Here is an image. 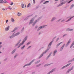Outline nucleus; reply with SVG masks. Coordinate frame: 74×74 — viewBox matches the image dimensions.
Here are the masks:
<instances>
[{
	"instance_id": "obj_41",
	"label": "nucleus",
	"mask_w": 74,
	"mask_h": 74,
	"mask_svg": "<svg viewBox=\"0 0 74 74\" xmlns=\"http://www.w3.org/2000/svg\"><path fill=\"white\" fill-rule=\"evenodd\" d=\"M67 36V34H65L63 36V37H64V36Z\"/></svg>"
},
{
	"instance_id": "obj_13",
	"label": "nucleus",
	"mask_w": 74,
	"mask_h": 74,
	"mask_svg": "<svg viewBox=\"0 0 74 74\" xmlns=\"http://www.w3.org/2000/svg\"><path fill=\"white\" fill-rule=\"evenodd\" d=\"M57 50H55L54 51L53 53V56H55V54H56V53L57 52Z\"/></svg>"
},
{
	"instance_id": "obj_43",
	"label": "nucleus",
	"mask_w": 74,
	"mask_h": 74,
	"mask_svg": "<svg viewBox=\"0 0 74 74\" xmlns=\"http://www.w3.org/2000/svg\"><path fill=\"white\" fill-rule=\"evenodd\" d=\"M14 4V3L13 2H12L10 3V5H13V4Z\"/></svg>"
},
{
	"instance_id": "obj_20",
	"label": "nucleus",
	"mask_w": 74,
	"mask_h": 74,
	"mask_svg": "<svg viewBox=\"0 0 74 74\" xmlns=\"http://www.w3.org/2000/svg\"><path fill=\"white\" fill-rule=\"evenodd\" d=\"M74 45V41L72 43L71 45V46L70 47V48H71L73 47V46Z\"/></svg>"
},
{
	"instance_id": "obj_38",
	"label": "nucleus",
	"mask_w": 74,
	"mask_h": 74,
	"mask_svg": "<svg viewBox=\"0 0 74 74\" xmlns=\"http://www.w3.org/2000/svg\"><path fill=\"white\" fill-rule=\"evenodd\" d=\"M73 68H74V66H73L70 69H71V70H73Z\"/></svg>"
},
{
	"instance_id": "obj_59",
	"label": "nucleus",
	"mask_w": 74,
	"mask_h": 74,
	"mask_svg": "<svg viewBox=\"0 0 74 74\" xmlns=\"http://www.w3.org/2000/svg\"><path fill=\"white\" fill-rule=\"evenodd\" d=\"M55 0V1H58V0Z\"/></svg>"
},
{
	"instance_id": "obj_36",
	"label": "nucleus",
	"mask_w": 74,
	"mask_h": 74,
	"mask_svg": "<svg viewBox=\"0 0 74 74\" xmlns=\"http://www.w3.org/2000/svg\"><path fill=\"white\" fill-rule=\"evenodd\" d=\"M73 0H71V1H69L68 2V3H70L71 2V1H73Z\"/></svg>"
},
{
	"instance_id": "obj_15",
	"label": "nucleus",
	"mask_w": 74,
	"mask_h": 74,
	"mask_svg": "<svg viewBox=\"0 0 74 74\" xmlns=\"http://www.w3.org/2000/svg\"><path fill=\"white\" fill-rule=\"evenodd\" d=\"M74 16H73L72 17H71L69 19H68L67 21H66V22H68L69 21H70V20H71V19H72V18H74Z\"/></svg>"
},
{
	"instance_id": "obj_58",
	"label": "nucleus",
	"mask_w": 74,
	"mask_h": 74,
	"mask_svg": "<svg viewBox=\"0 0 74 74\" xmlns=\"http://www.w3.org/2000/svg\"><path fill=\"white\" fill-rule=\"evenodd\" d=\"M47 3H49V1H47Z\"/></svg>"
},
{
	"instance_id": "obj_5",
	"label": "nucleus",
	"mask_w": 74,
	"mask_h": 74,
	"mask_svg": "<svg viewBox=\"0 0 74 74\" xmlns=\"http://www.w3.org/2000/svg\"><path fill=\"white\" fill-rule=\"evenodd\" d=\"M66 3V1H64L62 2L61 3L58 5L57 7H60V6H62V5L63 4H65V3Z\"/></svg>"
},
{
	"instance_id": "obj_55",
	"label": "nucleus",
	"mask_w": 74,
	"mask_h": 74,
	"mask_svg": "<svg viewBox=\"0 0 74 74\" xmlns=\"http://www.w3.org/2000/svg\"><path fill=\"white\" fill-rule=\"evenodd\" d=\"M30 47H31V46H29V47H28L27 48V49H29V48H30Z\"/></svg>"
},
{
	"instance_id": "obj_18",
	"label": "nucleus",
	"mask_w": 74,
	"mask_h": 74,
	"mask_svg": "<svg viewBox=\"0 0 74 74\" xmlns=\"http://www.w3.org/2000/svg\"><path fill=\"white\" fill-rule=\"evenodd\" d=\"M51 54H52V52L50 53L49 56L47 57V58L48 59L49 57H50V56L51 55Z\"/></svg>"
},
{
	"instance_id": "obj_46",
	"label": "nucleus",
	"mask_w": 74,
	"mask_h": 74,
	"mask_svg": "<svg viewBox=\"0 0 74 74\" xmlns=\"http://www.w3.org/2000/svg\"><path fill=\"white\" fill-rule=\"evenodd\" d=\"M45 0H42L40 3H42V2H43V1H44Z\"/></svg>"
},
{
	"instance_id": "obj_56",
	"label": "nucleus",
	"mask_w": 74,
	"mask_h": 74,
	"mask_svg": "<svg viewBox=\"0 0 74 74\" xmlns=\"http://www.w3.org/2000/svg\"><path fill=\"white\" fill-rule=\"evenodd\" d=\"M16 55H15L14 57V58H16Z\"/></svg>"
},
{
	"instance_id": "obj_27",
	"label": "nucleus",
	"mask_w": 74,
	"mask_h": 74,
	"mask_svg": "<svg viewBox=\"0 0 74 74\" xmlns=\"http://www.w3.org/2000/svg\"><path fill=\"white\" fill-rule=\"evenodd\" d=\"M11 20L12 22H14L15 21L14 20V18H11Z\"/></svg>"
},
{
	"instance_id": "obj_32",
	"label": "nucleus",
	"mask_w": 74,
	"mask_h": 74,
	"mask_svg": "<svg viewBox=\"0 0 74 74\" xmlns=\"http://www.w3.org/2000/svg\"><path fill=\"white\" fill-rule=\"evenodd\" d=\"M15 50H13L12 52V53L13 54L14 53V52H15Z\"/></svg>"
},
{
	"instance_id": "obj_64",
	"label": "nucleus",
	"mask_w": 74,
	"mask_h": 74,
	"mask_svg": "<svg viewBox=\"0 0 74 74\" xmlns=\"http://www.w3.org/2000/svg\"><path fill=\"white\" fill-rule=\"evenodd\" d=\"M73 60H74V58H73Z\"/></svg>"
},
{
	"instance_id": "obj_28",
	"label": "nucleus",
	"mask_w": 74,
	"mask_h": 74,
	"mask_svg": "<svg viewBox=\"0 0 74 74\" xmlns=\"http://www.w3.org/2000/svg\"><path fill=\"white\" fill-rule=\"evenodd\" d=\"M37 22V20H36L35 22V23H33V26H34L35 24H36V23Z\"/></svg>"
},
{
	"instance_id": "obj_25",
	"label": "nucleus",
	"mask_w": 74,
	"mask_h": 74,
	"mask_svg": "<svg viewBox=\"0 0 74 74\" xmlns=\"http://www.w3.org/2000/svg\"><path fill=\"white\" fill-rule=\"evenodd\" d=\"M70 71H71V69H69L66 72V73H69V72Z\"/></svg>"
},
{
	"instance_id": "obj_21",
	"label": "nucleus",
	"mask_w": 74,
	"mask_h": 74,
	"mask_svg": "<svg viewBox=\"0 0 74 74\" xmlns=\"http://www.w3.org/2000/svg\"><path fill=\"white\" fill-rule=\"evenodd\" d=\"M21 5H22L21 7L22 8H25V5L23 4H22Z\"/></svg>"
},
{
	"instance_id": "obj_57",
	"label": "nucleus",
	"mask_w": 74,
	"mask_h": 74,
	"mask_svg": "<svg viewBox=\"0 0 74 74\" xmlns=\"http://www.w3.org/2000/svg\"><path fill=\"white\" fill-rule=\"evenodd\" d=\"M2 44V43L1 42H0V45H1Z\"/></svg>"
},
{
	"instance_id": "obj_22",
	"label": "nucleus",
	"mask_w": 74,
	"mask_h": 74,
	"mask_svg": "<svg viewBox=\"0 0 74 74\" xmlns=\"http://www.w3.org/2000/svg\"><path fill=\"white\" fill-rule=\"evenodd\" d=\"M74 61V59H73L71 60H69V61L68 62V63H70V62H73Z\"/></svg>"
},
{
	"instance_id": "obj_40",
	"label": "nucleus",
	"mask_w": 74,
	"mask_h": 74,
	"mask_svg": "<svg viewBox=\"0 0 74 74\" xmlns=\"http://www.w3.org/2000/svg\"><path fill=\"white\" fill-rule=\"evenodd\" d=\"M47 3V1H45L43 3L44 4H46Z\"/></svg>"
},
{
	"instance_id": "obj_60",
	"label": "nucleus",
	"mask_w": 74,
	"mask_h": 74,
	"mask_svg": "<svg viewBox=\"0 0 74 74\" xmlns=\"http://www.w3.org/2000/svg\"><path fill=\"white\" fill-rule=\"evenodd\" d=\"M38 65L37 66V67H38V66H39V65Z\"/></svg>"
},
{
	"instance_id": "obj_62",
	"label": "nucleus",
	"mask_w": 74,
	"mask_h": 74,
	"mask_svg": "<svg viewBox=\"0 0 74 74\" xmlns=\"http://www.w3.org/2000/svg\"><path fill=\"white\" fill-rule=\"evenodd\" d=\"M1 46H0V48H1Z\"/></svg>"
},
{
	"instance_id": "obj_19",
	"label": "nucleus",
	"mask_w": 74,
	"mask_h": 74,
	"mask_svg": "<svg viewBox=\"0 0 74 74\" xmlns=\"http://www.w3.org/2000/svg\"><path fill=\"white\" fill-rule=\"evenodd\" d=\"M62 43H63V42H61L60 43H58V44L56 46L57 47H58V46H59V45H60V44H62Z\"/></svg>"
},
{
	"instance_id": "obj_35",
	"label": "nucleus",
	"mask_w": 74,
	"mask_h": 74,
	"mask_svg": "<svg viewBox=\"0 0 74 74\" xmlns=\"http://www.w3.org/2000/svg\"><path fill=\"white\" fill-rule=\"evenodd\" d=\"M8 8L9 9H10V10H12V8H11L10 6L8 7Z\"/></svg>"
},
{
	"instance_id": "obj_33",
	"label": "nucleus",
	"mask_w": 74,
	"mask_h": 74,
	"mask_svg": "<svg viewBox=\"0 0 74 74\" xmlns=\"http://www.w3.org/2000/svg\"><path fill=\"white\" fill-rule=\"evenodd\" d=\"M66 0H61L60 1V3H62V1H66Z\"/></svg>"
},
{
	"instance_id": "obj_30",
	"label": "nucleus",
	"mask_w": 74,
	"mask_h": 74,
	"mask_svg": "<svg viewBox=\"0 0 74 74\" xmlns=\"http://www.w3.org/2000/svg\"><path fill=\"white\" fill-rule=\"evenodd\" d=\"M25 47V45H24L23 47H22L21 49H23V48Z\"/></svg>"
},
{
	"instance_id": "obj_3",
	"label": "nucleus",
	"mask_w": 74,
	"mask_h": 74,
	"mask_svg": "<svg viewBox=\"0 0 74 74\" xmlns=\"http://www.w3.org/2000/svg\"><path fill=\"white\" fill-rule=\"evenodd\" d=\"M19 34H20V33L19 32H18V33L16 34H15L14 35H13V36H10V38H13V37H15V36H18V35H19Z\"/></svg>"
},
{
	"instance_id": "obj_48",
	"label": "nucleus",
	"mask_w": 74,
	"mask_h": 74,
	"mask_svg": "<svg viewBox=\"0 0 74 74\" xmlns=\"http://www.w3.org/2000/svg\"><path fill=\"white\" fill-rule=\"evenodd\" d=\"M24 30V28H23L22 30H21V31H23Z\"/></svg>"
},
{
	"instance_id": "obj_31",
	"label": "nucleus",
	"mask_w": 74,
	"mask_h": 74,
	"mask_svg": "<svg viewBox=\"0 0 74 74\" xmlns=\"http://www.w3.org/2000/svg\"><path fill=\"white\" fill-rule=\"evenodd\" d=\"M3 0H1V1H0V3H3Z\"/></svg>"
},
{
	"instance_id": "obj_47",
	"label": "nucleus",
	"mask_w": 74,
	"mask_h": 74,
	"mask_svg": "<svg viewBox=\"0 0 74 74\" xmlns=\"http://www.w3.org/2000/svg\"><path fill=\"white\" fill-rule=\"evenodd\" d=\"M34 1V4H35V3H36V2H35V0H33Z\"/></svg>"
},
{
	"instance_id": "obj_52",
	"label": "nucleus",
	"mask_w": 74,
	"mask_h": 74,
	"mask_svg": "<svg viewBox=\"0 0 74 74\" xmlns=\"http://www.w3.org/2000/svg\"><path fill=\"white\" fill-rule=\"evenodd\" d=\"M68 1H69V0H66V1H65L66 2H68Z\"/></svg>"
},
{
	"instance_id": "obj_54",
	"label": "nucleus",
	"mask_w": 74,
	"mask_h": 74,
	"mask_svg": "<svg viewBox=\"0 0 74 74\" xmlns=\"http://www.w3.org/2000/svg\"><path fill=\"white\" fill-rule=\"evenodd\" d=\"M55 38H56V36L54 37L53 38V39L54 40V39H55Z\"/></svg>"
},
{
	"instance_id": "obj_63",
	"label": "nucleus",
	"mask_w": 74,
	"mask_h": 74,
	"mask_svg": "<svg viewBox=\"0 0 74 74\" xmlns=\"http://www.w3.org/2000/svg\"><path fill=\"white\" fill-rule=\"evenodd\" d=\"M40 34V33H39V35Z\"/></svg>"
},
{
	"instance_id": "obj_8",
	"label": "nucleus",
	"mask_w": 74,
	"mask_h": 74,
	"mask_svg": "<svg viewBox=\"0 0 74 74\" xmlns=\"http://www.w3.org/2000/svg\"><path fill=\"white\" fill-rule=\"evenodd\" d=\"M56 69V68H54V69H53L52 70L50 71L47 74H50V73H52L53 71H54Z\"/></svg>"
},
{
	"instance_id": "obj_24",
	"label": "nucleus",
	"mask_w": 74,
	"mask_h": 74,
	"mask_svg": "<svg viewBox=\"0 0 74 74\" xmlns=\"http://www.w3.org/2000/svg\"><path fill=\"white\" fill-rule=\"evenodd\" d=\"M21 41V40H20L18 42V43L16 44V45H19V43H20Z\"/></svg>"
},
{
	"instance_id": "obj_6",
	"label": "nucleus",
	"mask_w": 74,
	"mask_h": 74,
	"mask_svg": "<svg viewBox=\"0 0 74 74\" xmlns=\"http://www.w3.org/2000/svg\"><path fill=\"white\" fill-rule=\"evenodd\" d=\"M34 61V60H32L31 62H30L29 64H26L24 66H23V67H25V66H29V65H30V64H32V63Z\"/></svg>"
},
{
	"instance_id": "obj_53",
	"label": "nucleus",
	"mask_w": 74,
	"mask_h": 74,
	"mask_svg": "<svg viewBox=\"0 0 74 74\" xmlns=\"http://www.w3.org/2000/svg\"><path fill=\"white\" fill-rule=\"evenodd\" d=\"M38 27L37 26H36V27H35V28L36 29H37V28Z\"/></svg>"
},
{
	"instance_id": "obj_34",
	"label": "nucleus",
	"mask_w": 74,
	"mask_h": 74,
	"mask_svg": "<svg viewBox=\"0 0 74 74\" xmlns=\"http://www.w3.org/2000/svg\"><path fill=\"white\" fill-rule=\"evenodd\" d=\"M3 2V3H6L7 2V1H4Z\"/></svg>"
},
{
	"instance_id": "obj_12",
	"label": "nucleus",
	"mask_w": 74,
	"mask_h": 74,
	"mask_svg": "<svg viewBox=\"0 0 74 74\" xmlns=\"http://www.w3.org/2000/svg\"><path fill=\"white\" fill-rule=\"evenodd\" d=\"M64 45H65V44H64L62 46V47H61V49H60V51H62V50H63V48H64Z\"/></svg>"
},
{
	"instance_id": "obj_11",
	"label": "nucleus",
	"mask_w": 74,
	"mask_h": 74,
	"mask_svg": "<svg viewBox=\"0 0 74 74\" xmlns=\"http://www.w3.org/2000/svg\"><path fill=\"white\" fill-rule=\"evenodd\" d=\"M33 21H34V19L33 18H32L30 21V23L29 24V25H30V24H32V23L33 22Z\"/></svg>"
},
{
	"instance_id": "obj_37",
	"label": "nucleus",
	"mask_w": 74,
	"mask_h": 74,
	"mask_svg": "<svg viewBox=\"0 0 74 74\" xmlns=\"http://www.w3.org/2000/svg\"><path fill=\"white\" fill-rule=\"evenodd\" d=\"M59 38H58L56 40V42H58V40H59Z\"/></svg>"
},
{
	"instance_id": "obj_49",
	"label": "nucleus",
	"mask_w": 74,
	"mask_h": 74,
	"mask_svg": "<svg viewBox=\"0 0 74 74\" xmlns=\"http://www.w3.org/2000/svg\"><path fill=\"white\" fill-rule=\"evenodd\" d=\"M30 42H29L27 43V45H29V44H30Z\"/></svg>"
},
{
	"instance_id": "obj_4",
	"label": "nucleus",
	"mask_w": 74,
	"mask_h": 74,
	"mask_svg": "<svg viewBox=\"0 0 74 74\" xmlns=\"http://www.w3.org/2000/svg\"><path fill=\"white\" fill-rule=\"evenodd\" d=\"M47 25H45L42 26H41L37 30V31H38V30H40V29H43V28H44V27H46V26Z\"/></svg>"
},
{
	"instance_id": "obj_42",
	"label": "nucleus",
	"mask_w": 74,
	"mask_h": 74,
	"mask_svg": "<svg viewBox=\"0 0 74 74\" xmlns=\"http://www.w3.org/2000/svg\"><path fill=\"white\" fill-rule=\"evenodd\" d=\"M65 21V20H62L61 21V22H64Z\"/></svg>"
},
{
	"instance_id": "obj_61",
	"label": "nucleus",
	"mask_w": 74,
	"mask_h": 74,
	"mask_svg": "<svg viewBox=\"0 0 74 74\" xmlns=\"http://www.w3.org/2000/svg\"><path fill=\"white\" fill-rule=\"evenodd\" d=\"M25 7H26V5L25 4Z\"/></svg>"
},
{
	"instance_id": "obj_29",
	"label": "nucleus",
	"mask_w": 74,
	"mask_h": 74,
	"mask_svg": "<svg viewBox=\"0 0 74 74\" xmlns=\"http://www.w3.org/2000/svg\"><path fill=\"white\" fill-rule=\"evenodd\" d=\"M31 4L30 3H29L27 5V7H29L30 6Z\"/></svg>"
},
{
	"instance_id": "obj_50",
	"label": "nucleus",
	"mask_w": 74,
	"mask_h": 74,
	"mask_svg": "<svg viewBox=\"0 0 74 74\" xmlns=\"http://www.w3.org/2000/svg\"><path fill=\"white\" fill-rule=\"evenodd\" d=\"M40 62V61H38L36 62V63H38V62Z\"/></svg>"
},
{
	"instance_id": "obj_44",
	"label": "nucleus",
	"mask_w": 74,
	"mask_h": 74,
	"mask_svg": "<svg viewBox=\"0 0 74 74\" xmlns=\"http://www.w3.org/2000/svg\"><path fill=\"white\" fill-rule=\"evenodd\" d=\"M61 20H62V18H61V19L58 20V22H59V21H61Z\"/></svg>"
},
{
	"instance_id": "obj_23",
	"label": "nucleus",
	"mask_w": 74,
	"mask_h": 74,
	"mask_svg": "<svg viewBox=\"0 0 74 74\" xmlns=\"http://www.w3.org/2000/svg\"><path fill=\"white\" fill-rule=\"evenodd\" d=\"M17 29H18V28L17 27H16V28H14V29L13 31H12V32H14V31H15V30H16Z\"/></svg>"
},
{
	"instance_id": "obj_16",
	"label": "nucleus",
	"mask_w": 74,
	"mask_h": 74,
	"mask_svg": "<svg viewBox=\"0 0 74 74\" xmlns=\"http://www.w3.org/2000/svg\"><path fill=\"white\" fill-rule=\"evenodd\" d=\"M56 19V17H53L52 19L51 20V22H52L53 21H55V20Z\"/></svg>"
},
{
	"instance_id": "obj_9",
	"label": "nucleus",
	"mask_w": 74,
	"mask_h": 74,
	"mask_svg": "<svg viewBox=\"0 0 74 74\" xmlns=\"http://www.w3.org/2000/svg\"><path fill=\"white\" fill-rule=\"evenodd\" d=\"M70 42H71V40H69L68 41L67 43L66 44V45L65 47H67L69 45V44H70Z\"/></svg>"
},
{
	"instance_id": "obj_26",
	"label": "nucleus",
	"mask_w": 74,
	"mask_h": 74,
	"mask_svg": "<svg viewBox=\"0 0 74 74\" xmlns=\"http://www.w3.org/2000/svg\"><path fill=\"white\" fill-rule=\"evenodd\" d=\"M21 15L22 14H21V13H19L17 15H18V16H21Z\"/></svg>"
},
{
	"instance_id": "obj_51",
	"label": "nucleus",
	"mask_w": 74,
	"mask_h": 74,
	"mask_svg": "<svg viewBox=\"0 0 74 74\" xmlns=\"http://www.w3.org/2000/svg\"><path fill=\"white\" fill-rule=\"evenodd\" d=\"M50 65V64H47V66H49Z\"/></svg>"
},
{
	"instance_id": "obj_45",
	"label": "nucleus",
	"mask_w": 74,
	"mask_h": 74,
	"mask_svg": "<svg viewBox=\"0 0 74 74\" xmlns=\"http://www.w3.org/2000/svg\"><path fill=\"white\" fill-rule=\"evenodd\" d=\"M2 10L3 11H5V9L4 8H2Z\"/></svg>"
},
{
	"instance_id": "obj_1",
	"label": "nucleus",
	"mask_w": 74,
	"mask_h": 74,
	"mask_svg": "<svg viewBox=\"0 0 74 74\" xmlns=\"http://www.w3.org/2000/svg\"><path fill=\"white\" fill-rule=\"evenodd\" d=\"M27 36H26L25 38L23 40V42H22V43H21L19 45V46H18V48H19L22 45H23V44H24V43L25 41H26V40H27Z\"/></svg>"
},
{
	"instance_id": "obj_14",
	"label": "nucleus",
	"mask_w": 74,
	"mask_h": 74,
	"mask_svg": "<svg viewBox=\"0 0 74 74\" xmlns=\"http://www.w3.org/2000/svg\"><path fill=\"white\" fill-rule=\"evenodd\" d=\"M10 29V26H8V27H6L5 29V30L6 31H8Z\"/></svg>"
},
{
	"instance_id": "obj_7",
	"label": "nucleus",
	"mask_w": 74,
	"mask_h": 74,
	"mask_svg": "<svg viewBox=\"0 0 74 74\" xmlns=\"http://www.w3.org/2000/svg\"><path fill=\"white\" fill-rule=\"evenodd\" d=\"M70 64H71V63L68 64H67L66 65V66H64L61 69H61H64V68H65V67H68V66H69Z\"/></svg>"
},
{
	"instance_id": "obj_17",
	"label": "nucleus",
	"mask_w": 74,
	"mask_h": 74,
	"mask_svg": "<svg viewBox=\"0 0 74 74\" xmlns=\"http://www.w3.org/2000/svg\"><path fill=\"white\" fill-rule=\"evenodd\" d=\"M44 53H46V51H45V52L43 53L40 56L39 58H41L42 56H43V55L44 54Z\"/></svg>"
},
{
	"instance_id": "obj_10",
	"label": "nucleus",
	"mask_w": 74,
	"mask_h": 74,
	"mask_svg": "<svg viewBox=\"0 0 74 74\" xmlns=\"http://www.w3.org/2000/svg\"><path fill=\"white\" fill-rule=\"evenodd\" d=\"M73 31V29H70L69 28L67 29L66 30V32H68V31Z\"/></svg>"
},
{
	"instance_id": "obj_2",
	"label": "nucleus",
	"mask_w": 74,
	"mask_h": 74,
	"mask_svg": "<svg viewBox=\"0 0 74 74\" xmlns=\"http://www.w3.org/2000/svg\"><path fill=\"white\" fill-rule=\"evenodd\" d=\"M53 42V40L51 41L49 44L48 46V48L47 50V51H48V50L49 49L51 48V45H52V43Z\"/></svg>"
},
{
	"instance_id": "obj_39",
	"label": "nucleus",
	"mask_w": 74,
	"mask_h": 74,
	"mask_svg": "<svg viewBox=\"0 0 74 74\" xmlns=\"http://www.w3.org/2000/svg\"><path fill=\"white\" fill-rule=\"evenodd\" d=\"M8 20H7L5 22L6 23H8Z\"/></svg>"
}]
</instances>
